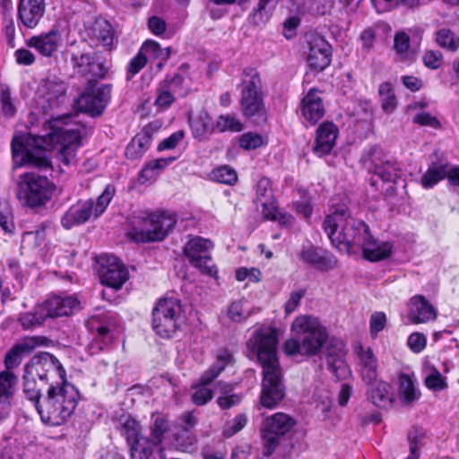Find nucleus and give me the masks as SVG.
Returning a JSON list of instances; mask_svg holds the SVG:
<instances>
[{"mask_svg":"<svg viewBox=\"0 0 459 459\" xmlns=\"http://www.w3.org/2000/svg\"><path fill=\"white\" fill-rule=\"evenodd\" d=\"M58 119L54 120L51 131L44 135H35L32 138V149L25 144L22 137H13L11 143L13 162L18 166L30 165L41 171L51 169L46 151L60 146L58 159L69 166L75 158L81 140L79 133L68 126L59 127Z\"/></svg>","mask_w":459,"mask_h":459,"instance_id":"obj_1","label":"nucleus"},{"mask_svg":"<svg viewBox=\"0 0 459 459\" xmlns=\"http://www.w3.org/2000/svg\"><path fill=\"white\" fill-rule=\"evenodd\" d=\"M278 334L274 328L261 326L255 330L247 342L250 353L263 367L260 405L275 408L285 396L282 371L277 358Z\"/></svg>","mask_w":459,"mask_h":459,"instance_id":"obj_2","label":"nucleus"},{"mask_svg":"<svg viewBox=\"0 0 459 459\" xmlns=\"http://www.w3.org/2000/svg\"><path fill=\"white\" fill-rule=\"evenodd\" d=\"M323 229L333 246L338 248L343 246L348 251L359 249L370 234L368 226L351 217L344 206L325 216Z\"/></svg>","mask_w":459,"mask_h":459,"instance_id":"obj_3","label":"nucleus"},{"mask_svg":"<svg viewBox=\"0 0 459 459\" xmlns=\"http://www.w3.org/2000/svg\"><path fill=\"white\" fill-rule=\"evenodd\" d=\"M176 223L177 217L173 212L136 211L129 218L126 235L135 243L159 242L173 230Z\"/></svg>","mask_w":459,"mask_h":459,"instance_id":"obj_4","label":"nucleus"},{"mask_svg":"<svg viewBox=\"0 0 459 459\" xmlns=\"http://www.w3.org/2000/svg\"><path fill=\"white\" fill-rule=\"evenodd\" d=\"M79 398L78 390L66 380L51 383L39 409L42 422L51 426L62 425L74 413Z\"/></svg>","mask_w":459,"mask_h":459,"instance_id":"obj_5","label":"nucleus"},{"mask_svg":"<svg viewBox=\"0 0 459 459\" xmlns=\"http://www.w3.org/2000/svg\"><path fill=\"white\" fill-rule=\"evenodd\" d=\"M291 328L301 334L299 339L290 338L284 343V352L289 356L296 354L317 355L328 339V333L316 317L300 316L292 323Z\"/></svg>","mask_w":459,"mask_h":459,"instance_id":"obj_6","label":"nucleus"},{"mask_svg":"<svg viewBox=\"0 0 459 459\" xmlns=\"http://www.w3.org/2000/svg\"><path fill=\"white\" fill-rule=\"evenodd\" d=\"M238 89L243 115L247 117L261 116L264 112V96L259 73L252 67L244 68Z\"/></svg>","mask_w":459,"mask_h":459,"instance_id":"obj_7","label":"nucleus"},{"mask_svg":"<svg viewBox=\"0 0 459 459\" xmlns=\"http://www.w3.org/2000/svg\"><path fill=\"white\" fill-rule=\"evenodd\" d=\"M181 304L178 299L167 298L158 301L152 310L153 331L164 339L172 338L178 328Z\"/></svg>","mask_w":459,"mask_h":459,"instance_id":"obj_8","label":"nucleus"},{"mask_svg":"<svg viewBox=\"0 0 459 459\" xmlns=\"http://www.w3.org/2000/svg\"><path fill=\"white\" fill-rule=\"evenodd\" d=\"M52 189L46 176L26 173L19 185L18 197L31 207L44 205L50 198Z\"/></svg>","mask_w":459,"mask_h":459,"instance_id":"obj_9","label":"nucleus"},{"mask_svg":"<svg viewBox=\"0 0 459 459\" xmlns=\"http://www.w3.org/2000/svg\"><path fill=\"white\" fill-rule=\"evenodd\" d=\"M361 162L368 172L377 175L383 181L395 182L398 178L399 165L378 146L364 152Z\"/></svg>","mask_w":459,"mask_h":459,"instance_id":"obj_10","label":"nucleus"},{"mask_svg":"<svg viewBox=\"0 0 459 459\" xmlns=\"http://www.w3.org/2000/svg\"><path fill=\"white\" fill-rule=\"evenodd\" d=\"M294 424L295 420L283 412L274 413L264 420L261 433L264 456L273 455L280 444L281 437L288 433Z\"/></svg>","mask_w":459,"mask_h":459,"instance_id":"obj_11","label":"nucleus"},{"mask_svg":"<svg viewBox=\"0 0 459 459\" xmlns=\"http://www.w3.org/2000/svg\"><path fill=\"white\" fill-rule=\"evenodd\" d=\"M110 85H98L90 81L85 90L76 100L75 104L78 110L91 117L101 115L110 99Z\"/></svg>","mask_w":459,"mask_h":459,"instance_id":"obj_12","label":"nucleus"},{"mask_svg":"<svg viewBox=\"0 0 459 459\" xmlns=\"http://www.w3.org/2000/svg\"><path fill=\"white\" fill-rule=\"evenodd\" d=\"M212 247V242L210 239L195 236L191 238L184 247V254L189 263L203 273L210 276H214L217 273L216 266L209 255Z\"/></svg>","mask_w":459,"mask_h":459,"instance_id":"obj_13","label":"nucleus"},{"mask_svg":"<svg viewBox=\"0 0 459 459\" xmlns=\"http://www.w3.org/2000/svg\"><path fill=\"white\" fill-rule=\"evenodd\" d=\"M24 372L32 377H38L39 380L48 382L56 377L65 380V371L59 360L48 352L35 355L25 365Z\"/></svg>","mask_w":459,"mask_h":459,"instance_id":"obj_14","label":"nucleus"},{"mask_svg":"<svg viewBox=\"0 0 459 459\" xmlns=\"http://www.w3.org/2000/svg\"><path fill=\"white\" fill-rule=\"evenodd\" d=\"M122 433L130 446L131 459H151L148 438L142 434L138 421L127 416L120 420Z\"/></svg>","mask_w":459,"mask_h":459,"instance_id":"obj_15","label":"nucleus"},{"mask_svg":"<svg viewBox=\"0 0 459 459\" xmlns=\"http://www.w3.org/2000/svg\"><path fill=\"white\" fill-rule=\"evenodd\" d=\"M100 264V279L103 285L119 290L128 278V272L115 255H102L97 258Z\"/></svg>","mask_w":459,"mask_h":459,"instance_id":"obj_16","label":"nucleus"},{"mask_svg":"<svg viewBox=\"0 0 459 459\" xmlns=\"http://www.w3.org/2000/svg\"><path fill=\"white\" fill-rule=\"evenodd\" d=\"M307 62L316 72L324 71L332 61V46L321 36H311Z\"/></svg>","mask_w":459,"mask_h":459,"instance_id":"obj_17","label":"nucleus"},{"mask_svg":"<svg viewBox=\"0 0 459 459\" xmlns=\"http://www.w3.org/2000/svg\"><path fill=\"white\" fill-rule=\"evenodd\" d=\"M42 343L41 338L32 336L24 338L20 342L14 344L4 356V364L5 369L2 372H8L11 375H14L13 370L21 365L23 358L30 354Z\"/></svg>","mask_w":459,"mask_h":459,"instance_id":"obj_18","label":"nucleus"},{"mask_svg":"<svg viewBox=\"0 0 459 459\" xmlns=\"http://www.w3.org/2000/svg\"><path fill=\"white\" fill-rule=\"evenodd\" d=\"M326 364L328 369L341 380L351 375V369L345 361L346 348L341 341H332L326 348Z\"/></svg>","mask_w":459,"mask_h":459,"instance_id":"obj_19","label":"nucleus"},{"mask_svg":"<svg viewBox=\"0 0 459 459\" xmlns=\"http://www.w3.org/2000/svg\"><path fill=\"white\" fill-rule=\"evenodd\" d=\"M47 317L68 316L81 310L80 301L75 296H52L42 304Z\"/></svg>","mask_w":459,"mask_h":459,"instance_id":"obj_20","label":"nucleus"},{"mask_svg":"<svg viewBox=\"0 0 459 459\" xmlns=\"http://www.w3.org/2000/svg\"><path fill=\"white\" fill-rule=\"evenodd\" d=\"M72 62L77 72L82 75H90L93 78H103L107 74V67L100 58L95 54L74 53Z\"/></svg>","mask_w":459,"mask_h":459,"instance_id":"obj_21","label":"nucleus"},{"mask_svg":"<svg viewBox=\"0 0 459 459\" xmlns=\"http://www.w3.org/2000/svg\"><path fill=\"white\" fill-rule=\"evenodd\" d=\"M320 91L316 88L308 90L300 103L303 118L310 125H316L325 116V109Z\"/></svg>","mask_w":459,"mask_h":459,"instance_id":"obj_22","label":"nucleus"},{"mask_svg":"<svg viewBox=\"0 0 459 459\" xmlns=\"http://www.w3.org/2000/svg\"><path fill=\"white\" fill-rule=\"evenodd\" d=\"M408 320L412 324H426L434 321L437 316V309L422 295L411 298L409 303Z\"/></svg>","mask_w":459,"mask_h":459,"instance_id":"obj_23","label":"nucleus"},{"mask_svg":"<svg viewBox=\"0 0 459 459\" xmlns=\"http://www.w3.org/2000/svg\"><path fill=\"white\" fill-rule=\"evenodd\" d=\"M94 201H79L72 205L61 217V225L65 230L87 222L93 213Z\"/></svg>","mask_w":459,"mask_h":459,"instance_id":"obj_24","label":"nucleus"},{"mask_svg":"<svg viewBox=\"0 0 459 459\" xmlns=\"http://www.w3.org/2000/svg\"><path fill=\"white\" fill-rule=\"evenodd\" d=\"M339 134L338 127L333 122H324L316 132L314 152L319 157L329 154L335 145Z\"/></svg>","mask_w":459,"mask_h":459,"instance_id":"obj_25","label":"nucleus"},{"mask_svg":"<svg viewBox=\"0 0 459 459\" xmlns=\"http://www.w3.org/2000/svg\"><path fill=\"white\" fill-rule=\"evenodd\" d=\"M45 0H20L18 20L29 29L35 28L45 13Z\"/></svg>","mask_w":459,"mask_h":459,"instance_id":"obj_26","label":"nucleus"},{"mask_svg":"<svg viewBox=\"0 0 459 459\" xmlns=\"http://www.w3.org/2000/svg\"><path fill=\"white\" fill-rule=\"evenodd\" d=\"M355 352L359 359V375L362 380L369 385L377 377V359L370 347L365 349L360 343L356 346Z\"/></svg>","mask_w":459,"mask_h":459,"instance_id":"obj_27","label":"nucleus"},{"mask_svg":"<svg viewBox=\"0 0 459 459\" xmlns=\"http://www.w3.org/2000/svg\"><path fill=\"white\" fill-rule=\"evenodd\" d=\"M299 258L304 263L321 271H328L337 265V259L333 255L315 247L303 248L299 254Z\"/></svg>","mask_w":459,"mask_h":459,"instance_id":"obj_28","label":"nucleus"},{"mask_svg":"<svg viewBox=\"0 0 459 459\" xmlns=\"http://www.w3.org/2000/svg\"><path fill=\"white\" fill-rule=\"evenodd\" d=\"M62 42L60 32L52 29L48 32L33 36L27 40V46L35 48L43 56H51Z\"/></svg>","mask_w":459,"mask_h":459,"instance_id":"obj_29","label":"nucleus"},{"mask_svg":"<svg viewBox=\"0 0 459 459\" xmlns=\"http://www.w3.org/2000/svg\"><path fill=\"white\" fill-rule=\"evenodd\" d=\"M394 246L389 241H377L371 233L368 239L359 247L365 259L378 262L388 258L393 253Z\"/></svg>","mask_w":459,"mask_h":459,"instance_id":"obj_30","label":"nucleus"},{"mask_svg":"<svg viewBox=\"0 0 459 459\" xmlns=\"http://www.w3.org/2000/svg\"><path fill=\"white\" fill-rule=\"evenodd\" d=\"M16 379L15 375L0 372V420L6 419L11 413Z\"/></svg>","mask_w":459,"mask_h":459,"instance_id":"obj_31","label":"nucleus"},{"mask_svg":"<svg viewBox=\"0 0 459 459\" xmlns=\"http://www.w3.org/2000/svg\"><path fill=\"white\" fill-rule=\"evenodd\" d=\"M189 126L194 138L200 142L207 140L215 128L212 117L205 110L190 115Z\"/></svg>","mask_w":459,"mask_h":459,"instance_id":"obj_32","label":"nucleus"},{"mask_svg":"<svg viewBox=\"0 0 459 459\" xmlns=\"http://www.w3.org/2000/svg\"><path fill=\"white\" fill-rule=\"evenodd\" d=\"M367 394L372 403L379 408L386 409L393 403L390 385L383 381H374L368 385Z\"/></svg>","mask_w":459,"mask_h":459,"instance_id":"obj_33","label":"nucleus"},{"mask_svg":"<svg viewBox=\"0 0 459 459\" xmlns=\"http://www.w3.org/2000/svg\"><path fill=\"white\" fill-rule=\"evenodd\" d=\"M152 143L150 126H144L128 143L126 149V156L131 160L140 159L149 149Z\"/></svg>","mask_w":459,"mask_h":459,"instance_id":"obj_34","label":"nucleus"},{"mask_svg":"<svg viewBox=\"0 0 459 459\" xmlns=\"http://www.w3.org/2000/svg\"><path fill=\"white\" fill-rule=\"evenodd\" d=\"M89 36L96 44L109 47L113 42L114 30L104 19H97L89 29Z\"/></svg>","mask_w":459,"mask_h":459,"instance_id":"obj_35","label":"nucleus"},{"mask_svg":"<svg viewBox=\"0 0 459 459\" xmlns=\"http://www.w3.org/2000/svg\"><path fill=\"white\" fill-rule=\"evenodd\" d=\"M142 53L147 57V60H157L156 67L160 71L171 56L170 48H162L160 45L152 39L146 40L141 47Z\"/></svg>","mask_w":459,"mask_h":459,"instance_id":"obj_36","label":"nucleus"},{"mask_svg":"<svg viewBox=\"0 0 459 459\" xmlns=\"http://www.w3.org/2000/svg\"><path fill=\"white\" fill-rule=\"evenodd\" d=\"M169 430L167 418L160 414H152V423L151 425V436L148 438V446L151 450V459H152L154 449L162 443L164 434Z\"/></svg>","mask_w":459,"mask_h":459,"instance_id":"obj_37","label":"nucleus"},{"mask_svg":"<svg viewBox=\"0 0 459 459\" xmlns=\"http://www.w3.org/2000/svg\"><path fill=\"white\" fill-rule=\"evenodd\" d=\"M233 357L228 351H221L213 365L202 375L204 384H211L232 362Z\"/></svg>","mask_w":459,"mask_h":459,"instance_id":"obj_38","label":"nucleus"},{"mask_svg":"<svg viewBox=\"0 0 459 459\" xmlns=\"http://www.w3.org/2000/svg\"><path fill=\"white\" fill-rule=\"evenodd\" d=\"M174 446L180 452L192 454L197 450V438L188 429H180L175 435Z\"/></svg>","mask_w":459,"mask_h":459,"instance_id":"obj_39","label":"nucleus"},{"mask_svg":"<svg viewBox=\"0 0 459 459\" xmlns=\"http://www.w3.org/2000/svg\"><path fill=\"white\" fill-rule=\"evenodd\" d=\"M22 393L24 398L30 401L39 412V405L42 404V394L40 388L37 385L35 378L24 372Z\"/></svg>","mask_w":459,"mask_h":459,"instance_id":"obj_40","label":"nucleus"},{"mask_svg":"<svg viewBox=\"0 0 459 459\" xmlns=\"http://www.w3.org/2000/svg\"><path fill=\"white\" fill-rule=\"evenodd\" d=\"M446 177V165H438L432 162L420 179L421 186L426 188H432L440 180Z\"/></svg>","mask_w":459,"mask_h":459,"instance_id":"obj_41","label":"nucleus"},{"mask_svg":"<svg viewBox=\"0 0 459 459\" xmlns=\"http://www.w3.org/2000/svg\"><path fill=\"white\" fill-rule=\"evenodd\" d=\"M399 394L403 403L409 404L419 399L420 394L416 389L414 382L406 374L399 376Z\"/></svg>","mask_w":459,"mask_h":459,"instance_id":"obj_42","label":"nucleus"},{"mask_svg":"<svg viewBox=\"0 0 459 459\" xmlns=\"http://www.w3.org/2000/svg\"><path fill=\"white\" fill-rule=\"evenodd\" d=\"M378 93L382 109L387 114L393 113L397 106V99L393 85L388 82H382L379 85Z\"/></svg>","mask_w":459,"mask_h":459,"instance_id":"obj_43","label":"nucleus"},{"mask_svg":"<svg viewBox=\"0 0 459 459\" xmlns=\"http://www.w3.org/2000/svg\"><path fill=\"white\" fill-rule=\"evenodd\" d=\"M437 44L450 52L459 49V37L450 29H440L436 32Z\"/></svg>","mask_w":459,"mask_h":459,"instance_id":"obj_44","label":"nucleus"},{"mask_svg":"<svg viewBox=\"0 0 459 459\" xmlns=\"http://www.w3.org/2000/svg\"><path fill=\"white\" fill-rule=\"evenodd\" d=\"M47 318L41 305L33 312L22 313L19 316L18 321L24 330H30L36 326L42 325Z\"/></svg>","mask_w":459,"mask_h":459,"instance_id":"obj_45","label":"nucleus"},{"mask_svg":"<svg viewBox=\"0 0 459 459\" xmlns=\"http://www.w3.org/2000/svg\"><path fill=\"white\" fill-rule=\"evenodd\" d=\"M209 385L210 384H204L202 381V377H200L199 384L195 387L191 396L192 402L195 405H204L212 399L213 392L211 388L208 387Z\"/></svg>","mask_w":459,"mask_h":459,"instance_id":"obj_46","label":"nucleus"},{"mask_svg":"<svg viewBox=\"0 0 459 459\" xmlns=\"http://www.w3.org/2000/svg\"><path fill=\"white\" fill-rule=\"evenodd\" d=\"M410 455L406 459H419L420 449L426 444V436L423 432L414 429L409 433Z\"/></svg>","mask_w":459,"mask_h":459,"instance_id":"obj_47","label":"nucleus"},{"mask_svg":"<svg viewBox=\"0 0 459 459\" xmlns=\"http://www.w3.org/2000/svg\"><path fill=\"white\" fill-rule=\"evenodd\" d=\"M216 127L221 133L230 132H240L243 130V125L235 116L231 115H221L217 118Z\"/></svg>","mask_w":459,"mask_h":459,"instance_id":"obj_48","label":"nucleus"},{"mask_svg":"<svg viewBox=\"0 0 459 459\" xmlns=\"http://www.w3.org/2000/svg\"><path fill=\"white\" fill-rule=\"evenodd\" d=\"M160 83L175 96H185L186 93L184 88L185 77L180 74H176L172 77H167Z\"/></svg>","mask_w":459,"mask_h":459,"instance_id":"obj_49","label":"nucleus"},{"mask_svg":"<svg viewBox=\"0 0 459 459\" xmlns=\"http://www.w3.org/2000/svg\"><path fill=\"white\" fill-rule=\"evenodd\" d=\"M212 178L218 183L233 185L238 180L236 171L229 166H221L212 171Z\"/></svg>","mask_w":459,"mask_h":459,"instance_id":"obj_50","label":"nucleus"},{"mask_svg":"<svg viewBox=\"0 0 459 459\" xmlns=\"http://www.w3.org/2000/svg\"><path fill=\"white\" fill-rule=\"evenodd\" d=\"M114 195L115 187L112 185H108L94 203L93 213L95 217L100 216L105 212Z\"/></svg>","mask_w":459,"mask_h":459,"instance_id":"obj_51","label":"nucleus"},{"mask_svg":"<svg viewBox=\"0 0 459 459\" xmlns=\"http://www.w3.org/2000/svg\"><path fill=\"white\" fill-rule=\"evenodd\" d=\"M267 5L258 2L257 6L248 15V22L255 26H264L271 17Z\"/></svg>","mask_w":459,"mask_h":459,"instance_id":"obj_52","label":"nucleus"},{"mask_svg":"<svg viewBox=\"0 0 459 459\" xmlns=\"http://www.w3.org/2000/svg\"><path fill=\"white\" fill-rule=\"evenodd\" d=\"M267 5L258 2L257 6L248 15V22L255 26H264L271 17Z\"/></svg>","mask_w":459,"mask_h":459,"instance_id":"obj_53","label":"nucleus"},{"mask_svg":"<svg viewBox=\"0 0 459 459\" xmlns=\"http://www.w3.org/2000/svg\"><path fill=\"white\" fill-rule=\"evenodd\" d=\"M267 5L258 2L257 6L248 15V22L255 26H264L271 17Z\"/></svg>","mask_w":459,"mask_h":459,"instance_id":"obj_54","label":"nucleus"},{"mask_svg":"<svg viewBox=\"0 0 459 459\" xmlns=\"http://www.w3.org/2000/svg\"><path fill=\"white\" fill-rule=\"evenodd\" d=\"M0 103L3 114L7 117H12L16 113V108L11 96V91L8 86L1 85Z\"/></svg>","mask_w":459,"mask_h":459,"instance_id":"obj_55","label":"nucleus"},{"mask_svg":"<svg viewBox=\"0 0 459 459\" xmlns=\"http://www.w3.org/2000/svg\"><path fill=\"white\" fill-rule=\"evenodd\" d=\"M426 386L433 391H441L447 386L446 378L436 368H431L425 377Z\"/></svg>","mask_w":459,"mask_h":459,"instance_id":"obj_56","label":"nucleus"},{"mask_svg":"<svg viewBox=\"0 0 459 459\" xmlns=\"http://www.w3.org/2000/svg\"><path fill=\"white\" fill-rule=\"evenodd\" d=\"M176 100V96L163 87L160 83L157 89V97L154 100V105L160 109L165 110Z\"/></svg>","mask_w":459,"mask_h":459,"instance_id":"obj_57","label":"nucleus"},{"mask_svg":"<svg viewBox=\"0 0 459 459\" xmlns=\"http://www.w3.org/2000/svg\"><path fill=\"white\" fill-rule=\"evenodd\" d=\"M0 226L5 232H13L14 229L13 217L10 204L0 201Z\"/></svg>","mask_w":459,"mask_h":459,"instance_id":"obj_58","label":"nucleus"},{"mask_svg":"<svg viewBox=\"0 0 459 459\" xmlns=\"http://www.w3.org/2000/svg\"><path fill=\"white\" fill-rule=\"evenodd\" d=\"M165 168H167V162L162 159L152 160L147 162L141 170V177L148 180L160 173Z\"/></svg>","mask_w":459,"mask_h":459,"instance_id":"obj_59","label":"nucleus"},{"mask_svg":"<svg viewBox=\"0 0 459 459\" xmlns=\"http://www.w3.org/2000/svg\"><path fill=\"white\" fill-rule=\"evenodd\" d=\"M147 57L142 53V50L133 57L127 65V80H131L134 75L138 74L146 65Z\"/></svg>","mask_w":459,"mask_h":459,"instance_id":"obj_60","label":"nucleus"},{"mask_svg":"<svg viewBox=\"0 0 459 459\" xmlns=\"http://www.w3.org/2000/svg\"><path fill=\"white\" fill-rule=\"evenodd\" d=\"M256 197L255 202H261L263 200H271L273 198V189L271 182L267 178H262L256 185Z\"/></svg>","mask_w":459,"mask_h":459,"instance_id":"obj_61","label":"nucleus"},{"mask_svg":"<svg viewBox=\"0 0 459 459\" xmlns=\"http://www.w3.org/2000/svg\"><path fill=\"white\" fill-rule=\"evenodd\" d=\"M247 422V417L246 414H238L224 429V437H230L239 432L246 426Z\"/></svg>","mask_w":459,"mask_h":459,"instance_id":"obj_62","label":"nucleus"},{"mask_svg":"<svg viewBox=\"0 0 459 459\" xmlns=\"http://www.w3.org/2000/svg\"><path fill=\"white\" fill-rule=\"evenodd\" d=\"M422 61L426 67L435 70L441 66L443 55L438 50H428L422 56Z\"/></svg>","mask_w":459,"mask_h":459,"instance_id":"obj_63","label":"nucleus"},{"mask_svg":"<svg viewBox=\"0 0 459 459\" xmlns=\"http://www.w3.org/2000/svg\"><path fill=\"white\" fill-rule=\"evenodd\" d=\"M262 144L263 138L257 134L247 133L239 138V146L245 150H255Z\"/></svg>","mask_w":459,"mask_h":459,"instance_id":"obj_64","label":"nucleus"}]
</instances>
